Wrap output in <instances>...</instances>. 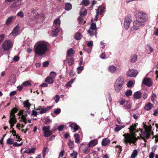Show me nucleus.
I'll use <instances>...</instances> for the list:
<instances>
[{
  "instance_id": "obj_1",
  "label": "nucleus",
  "mask_w": 158,
  "mask_h": 158,
  "mask_svg": "<svg viewBox=\"0 0 158 158\" xmlns=\"http://www.w3.org/2000/svg\"><path fill=\"white\" fill-rule=\"evenodd\" d=\"M48 50L47 44L41 42L37 44L34 49V52L36 55H42L45 54Z\"/></svg>"
},
{
  "instance_id": "obj_2",
  "label": "nucleus",
  "mask_w": 158,
  "mask_h": 158,
  "mask_svg": "<svg viewBox=\"0 0 158 158\" xmlns=\"http://www.w3.org/2000/svg\"><path fill=\"white\" fill-rule=\"evenodd\" d=\"M124 79L123 76H120L115 81L114 88V90L117 93H119L122 90V88L123 86Z\"/></svg>"
},
{
  "instance_id": "obj_3",
  "label": "nucleus",
  "mask_w": 158,
  "mask_h": 158,
  "mask_svg": "<svg viewBox=\"0 0 158 158\" xmlns=\"http://www.w3.org/2000/svg\"><path fill=\"white\" fill-rule=\"evenodd\" d=\"M123 136H124V142L126 144L128 143L130 144L131 143L135 144L138 140V138L134 135H130L129 133L124 134Z\"/></svg>"
},
{
  "instance_id": "obj_4",
  "label": "nucleus",
  "mask_w": 158,
  "mask_h": 158,
  "mask_svg": "<svg viewBox=\"0 0 158 158\" xmlns=\"http://www.w3.org/2000/svg\"><path fill=\"white\" fill-rule=\"evenodd\" d=\"M136 19H138L144 23L148 20V15L145 13H143L142 12L140 11L136 14Z\"/></svg>"
},
{
  "instance_id": "obj_5",
  "label": "nucleus",
  "mask_w": 158,
  "mask_h": 158,
  "mask_svg": "<svg viewBox=\"0 0 158 158\" xmlns=\"http://www.w3.org/2000/svg\"><path fill=\"white\" fill-rule=\"evenodd\" d=\"M51 126L50 125L47 126H44L42 127V130L44 132V136L45 137H48L50 136L52 134V131L50 130Z\"/></svg>"
},
{
  "instance_id": "obj_6",
  "label": "nucleus",
  "mask_w": 158,
  "mask_h": 158,
  "mask_svg": "<svg viewBox=\"0 0 158 158\" xmlns=\"http://www.w3.org/2000/svg\"><path fill=\"white\" fill-rule=\"evenodd\" d=\"M140 130V132L141 134L140 135V138L143 140L144 141L146 142L147 139L150 138V133L146 131H143L142 129H139Z\"/></svg>"
},
{
  "instance_id": "obj_7",
  "label": "nucleus",
  "mask_w": 158,
  "mask_h": 158,
  "mask_svg": "<svg viewBox=\"0 0 158 158\" xmlns=\"http://www.w3.org/2000/svg\"><path fill=\"white\" fill-rule=\"evenodd\" d=\"M9 2H12V4L10 5V7L11 8H16L21 5V0H6Z\"/></svg>"
},
{
  "instance_id": "obj_8",
  "label": "nucleus",
  "mask_w": 158,
  "mask_h": 158,
  "mask_svg": "<svg viewBox=\"0 0 158 158\" xmlns=\"http://www.w3.org/2000/svg\"><path fill=\"white\" fill-rule=\"evenodd\" d=\"M12 41L10 40L5 41L3 43L2 46L5 51H8L12 47Z\"/></svg>"
},
{
  "instance_id": "obj_9",
  "label": "nucleus",
  "mask_w": 158,
  "mask_h": 158,
  "mask_svg": "<svg viewBox=\"0 0 158 158\" xmlns=\"http://www.w3.org/2000/svg\"><path fill=\"white\" fill-rule=\"evenodd\" d=\"M138 72L136 70L131 69L129 70L127 73V75L130 77H135L138 74Z\"/></svg>"
},
{
  "instance_id": "obj_10",
  "label": "nucleus",
  "mask_w": 158,
  "mask_h": 158,
  "mask_svg": "<svg viewBox=\"0 0 158 158\" xmlns=\"http://www.w3.org/2000/svg\"><path fill=\"white\" fill-rule=\"evenodd\" d=\"M142 84H144L148 87H150L152 85L151 79L149 78H144L143 80Z\"/></svg>"
},
{
  "instance_id": "obj_11",
  "label": "nucleus",
  "mask_w": 158,
  "mask_h": 158,
  "mask_svg": "<svg viewBox=\"0 0 158 158\" xmlns=\"http://www.w3.org/2000/svg\"><path fill=\"white\" fill-rule=\"evenodd\" d=\"M133 24L134 27L138 28V29L139 27H143L145 25L144 23L141 22V21L137 19L133 22Z\"/></svg>"
},
{
  "instance_id": "obj_12",
  "label": "nucleus",
  "mask_w": 158,
  "mask_h": 158,
  "mask_svg": "<svg viewBox=\"0 0 158 158\" xmlns=\"http://www.w3.org/2000/svg\"><path fill=\"white\" fill-rule=\"evenodd\" d=\"M19 27L18 26L15 27L11 33L9 35H12L14 36H16L18 35V32L19 31Z\"/></svg>"
},
{
  "instance_id": "obj_13",
  "label": "nucleus",
  "mask_w": 158,
  "mask_h": 158,
  "mask_svg": "<svg viewBox=\"0 0 158 158\" xmlns=\"http://www.w3.org/2000/svg\"><path fill=\"white\" fill-rule=\"evenodd\" d=\"M110 143V140L107 138H104L102 142V144L104 146L108 145Z\"/></svg>"
},
{
  "instance_id": "obj_14",
  "label": "nucleus",
  "mask_w": 158,
  "mask_h": 158,
  "mask_svg": "<svg viewBox=\"0 0 158 158\" xmlns=\"http://www.w3.org/2000/svg\"><path fill=\"white\" fill-rule=\"evenodd\" d=\"M75 52L73 48H70L67 50V55L69 57H72L75 54Z\"/></svg>"
},
{
  "instance_id": "obj_15",
  "label": "nucleus",
  "mask_w": 158,
  "mask_h": 158,
  "mask_svg": "<svg viewBox=\"0 0 158 158\" xmlns=\"http://www.w3.org/2000/svg\"><path fill=\"white\" fill-rule=\"evenodd\" d=\"M142 93L139 91H137L134 93L133 94L134 98L136 99H140L142 97Z\"/></svg>"
},
{
  "instance_id": "obj_16",
  "label": "nucleus",
  "mask_w": 158,
  "mask_h": 158,
  "mask_svg": "<svg viewBox=\"0 0 158 158\" xmlns=\"http://www.w3.org/2000/svg\"><path fill=\"white\" fill-rule=\"evenodd\" d=\"M138 125V123H136L131 125L129 128V130L131 133H132V135H134V132L136 130V126Z\"/></svg>"
},
{
  "instance_id": "obj_17",
  "label": "nucleus",
  "mask_w": 158,
  "mask_h": 158,
  "mask_svg": "<svg viewBox=\"0 0 158 158\" xmlns=\"http://www.w3.org/2000/svg\"><path fill=\"white\" fill-rule=\"evenodd\" d=\"M153 107V105L150 102H148L146 104L144 107V109L147 111L150 110Z\"/></svg>"
},
{
  "instance_id": "obj_18",
  "label": "nucleus",
  "mask_w": 158,
  "mask_h": 158,
  "mask_svg": "<svg viewBox=\"0 0 158 158\" xmlns=\"http://www.w3.org/2000/svg\"><path fill=\"white\" fill-rule=\"evenodd\" d=\"M98 140L96 139H95L93 140L90 141L88 144V145L90 147H93L95 146L96 144H97Z\"/></svg>"
},
{
  "instance_id": "obj_19",
  "label": "nucleus",
  "mask_w": 158,
  "mask_h": 158,
  "mask_svg": "<svg viewBox=\"0 0 158 158\" xmlns=\"http://www.w3.org/2000/svg\"><path fill=\"white\" fill-rule=\"evenodd\" d=\"M45 81L49 84H52L54 83V79L49 76L47 77L45 80Z\"/></svg>"
},
{
  "instance_id": "obj_20",
  "label": "nucleus",
  "mask_w": 158,
  "mask_h": 158,
  "mask_svg": "<svg viewBox=\"0 0 158 158\" xmlns=\"http://www.w3.org/2000/svg\"><path fill=\"white\" fill-rule=\"evenodd\" d=\"M15 16H11L8 18L6 21V23L7 25L10 24L13 19H15Z\"/></svg>"
},
{
  "instance_id": "obj_21",
  "label": "nucleus",
  "mask_w": 158,
  "mask_h": 158,
  "mask_svg": "<svg viewBox=\"0 0 158 158\" xmlns=\"http://www.w3.org/2000/svg\"><path fill=\"white\" fill-rule=\"evenodd\" d=\"M72 8V5L69 2L65 3L64 9L66 10L69 11Z\"/></svg>"
},
{
  "instance_id": "obj_22",
  "label": "nucleus",
  "mask_w": 158,
  "mask_h": 158,
  "mask_svg": "<svg viewBox=\"0 0 158 158\" xmlns=\"http://www.w3.org/2000/svg\"><path fill=\"white\" fill-rule=\"evenodd\" d=\"M74 137L75 143H80V136L78 134H75Z\"/></svg>"
},
{
  "instance_id": "obj_23",
  "label": "nucleus",
  "mask_w": 158,
  "mask_h": 158,
  "mask_svg": "<svg viewBox=\"0 0 158 158\" xmlns=\"http://www.w3.org/2000/svg\"><path fill=\"white\" fill-rule=\"evenodd\" d=\"M125 127L124 125H116V127L114 128V130L115 132H118L121 130L122 128Z\"/></svg>"
},
{
  "instance_id": "obj_24",
  "label": "nucleus",
  "mask_w": 158,
  "mask_h": 158,
  "mask_svg": "<svg viewBox=\"0 0 158 158\" xmlns=\"http://www.w3.org/2000/svg\"><path fill=\"white\" fill-rule=\"evenodd\" d=\"M108 70L111 73H114L116 70V67L114 65H110L108 68Z\"/></svg>"
},
{
  "instance_id": "obj_25",
  "label": "nucleus",
  "mask_w": 158,
  "mask_h": 158,
  "mask_svg": "<svg viewBox=\"0 0 158 158\" xmlns=\"http://www.w3.org/2000/svg\"><path fill=\"white\" fill-rule=\"evenodd\" d=\"M23 105L24 107L27 108L28 110H30V108L31 104L28 101H24Z\"/></svg>"
},
{
  "instance_id": "obj_26",
  "label": "nucleus",
  "mask_w": 158,
  "mask_h": 158,
  "mask_svg": "<svg viewBox=\"0 0 158 158\" xmlns=\"http://www.w3.org/2000/svg\"><path fill=\"white\" fill-rule=\"evenodd\" d=\"M18 110V109L16 107H14L10 111V117L12 116H15V114Z\"/></svg>"
},
{
  "instance_id": "obj_27",
  "label": "nucleus",
  "mask_w": 158,
  "mask_h": 158,
  "mask_svg": "<svg viewBox=\"0 0 158 158\" xmlns=\"http://www.w3.org/2000/svg\"><path fill=\"white\" fill-rule=\"evenodd\" d=\"M89 4L90 2L89 0H82L80 5H83L85 6H87L89 5Z\"/></svg>"
},
{
  "instance_id": "obj_28",
  "label": "nucleus",
  "mask_w": 158,
  "mask_h": 158,
  "mask_svg": "<svg viewBox=\"0 0 158 158\" xmlns=\"http://www.w3.org/2000/svg\"><path fill=\"white\" fill-rule=\"evenodd\" d=\"M17 121L15 116H12L10 117L9 120V123H15Z\"/></svg>"
},
{
  "instance_id": "obj_29",
  "label": "nucleus",
  "mask_w": 158,
  "mask_h": 158,
  "mask_svg": "<svg viewBox=\"0 0 158 158\" xmlns=\"http://www.w3.org/2000/svg\"><path fill=\"white\" fill-rule=\"evenodd\" d=\"M105 9V7L103 6H99L98 9L97 10H98V12L100 14L102 15L103 12L104 10Z\"/></svg>"
},
{
  "instance_id": "obj_30",
  "label": "nucleus",
  "mask_w": 158,
  "mask_h": 158,
  "mask_svg": "<svg viewBox=\"0 0 158 158\" xmlns=\"http://www.w3.org/2000/svg\"><path fill=\"white\" fill-rule=\"evenodd\" d=\"M88 33L90 34L91 36H92L94 35H96L97 32H95V30H92L89 29L88 31Z\"/></svg>"
},
{
  "instance_id": "obj_31",
  "label": "nucleus",
  "mask_w": 158,
  "mask_h": 158,
  "mask_svg": "<svg viewBox=\"0 0 158 158\" xmlns=\"http://www.w3.org/2000/svg\"><path fill=\"white\" fill-rule=\"evenodd\" d=\"M124 21L131 23L132 21L131 16L130 14L127 15L125 17Z\"/></svg>"
},
{
  "instance_id": "obj_32",
  "label": "nucleus",
  "mask_w": 158,
  "mask_h": 158,
  "mask_svg": "<svg viewBox=\"0 0 158 158\" xmlns=\"http://www.w3.org/2000/svg\"><path fill=\"white\" fill-rule=\"evenodd\" d=\"M90 147L88 145L84 149L83 152L85 154H88L90 152Z\"/></svg>"
},
{
  "instance_id": "obj_33",
  "label": "nucleus",
  "mask_w": 158,
  "mask_h": 158,
  "mask_svg": "<svg viewBox=\"0 0 158 158\" xmlns=\"http://www.w3.org/2000/svg\"><path fill=\"white\" fill-rule=\"evenodd\" d=\"M75 38L77 40H80L81 38V33L77 32L75 35Z\"/></svg>"
},
{
  "instance_id": "obj_34",
  "label": "nucleus",
  "mask_w": 158,
  "mask_h": 158,
  "mask_svg": "<svg viewBox=\"0 0 158 158\" xmlns=\"http://www.w3.org/2000/svg\"><path fill=\"white\" fill-rule=\"evenodd\" d=\"M89 29L95 30V32H97V28L96 27V24L94 23H92L91 25L90 28Z\"/></svg>"
},
{
  "instance_id": "obj_35",
  "label": "nucleus",
  "mask_w": 158,
  "mask_h": 158,
  "mask_svg": "<svg viewBox=\"0 0 158 158\" xmlns=\"http://www.w3.org/2000/svg\"><path fill=\"white\" fill-rule=\"evenodd\" d=\"M68 60V63L70 65H72L74 63V59L73 57H71L70 58H67Z\"/></svg>"
},
{
  "instance_id": "obj_36",
  "label": "nucleus",
  "mask_w": 158,
  "mask_h": 158,
  "mask_svg": "<svg viewBox=\"0 0 158 158\" xmlns=\"http://www.w3.org/2000/svg\"><path fill=\"white\" fill-rule=\"evenodd\" d=\"M131 104L130 102L128 101H126V102L124 105L125 108L126 109H129L131 108Z\"/></svg>"
},
{
  "instance_id": "obj_37",
  "label": "nucleus",
  "mask_w": 158,
  "mask_h": 158,
  "mask_svg": "<svg viewBox=\"0 0 158 158\" xmlns=\"http://www.w3.org/2000/svg\"><path fill=\"white\" fill-rule=\"evenodd\" d=\"M138 151L136 149L134 150L131 156V158H135L137 155Z\"/></svg>"
},
{
  "instance_id": "obj_38",
  "label": "nucleus",
  "mask_w": 158,
  "mask_h": 158,
  "mask_svg": "<svg viewBox=\"0 0 158 158\" xmlns=\"http://www.w3.org/2000/svg\"><path fill=\"white\" fill-rule=\"evenodd\" d=\"M68 145L70 149L71 150L73 149L74 146V141H72L71 140L69 141Z\"/></svg>"
},
{
  "instance_id": "obj_39",
  "label": "nucleus",
  "mask_w": 158,
  "mask_h": 158,
  "mask_svg": "<svg viewBox=\"0 0 158 158\" xmlns=\"http://www.w3.org/2000/svg\"><path fill=\"white\" fill-rule=\"evenodd\" d=\"M137 56L136 55H134L131 58V61L132 62H135L137 60Z\"/></svg>"
},
{
  "instance_id": "obj_40",
  "label": "nucleus",
  "mask_w": 158,
  "mask_h": 158,
  "mask_svg": "<svg viewBox=\"0 0 158 158\" xmlns=\"http://www.w3.org/2000/svg\"><path fill=\"white\" fill-rule=\"evenodd\" d=\"M54 23L56 26H59L60 25V19L59 18L56 19L54 20Z\"/></svg>"
},
{
  "instance_id": "obj_41",
  "label": "nucleus",
  "mask_w": 158,
  "mask_h": 158,
  "mask_svg": "<svg viewBox=\"0 0 158 158\" xmlns=\"http://www.w3.org/2000/svg\"><path fill=\"white\" fill-rule=\"evenodd\" d=\"M131 23L127 21H124V26L125 28L127 29L129 27V25Z\"/></svg>"
},
{
  "instance_id": "obj_42",
  "label": "nucleus",
  "mask_w": 158,
  "mask_h": 158,
  "mask_svg": "<svg viewBox=\"0 0 158 158\" xmlns=\"http://www.w3.org/2000/svg\"><path fill=\"white\" fill-rule=\"evenodd\" d=\"M59 31L58 28H56L54 29L52 33L53 36H55L57 35Z\"/></svg>"
},
{
  "instance_id": "obj_43",
  "label": "nucleus",
  "mask_w": 158,
  "mask_h": 158,
  "mask_svg": "<svg viewBox=\"0 0 158 158\" xmlns=\"http://www.w3.org/2000/svg\"><path fill=\"white\" fill-rule=\"evenodd\" d=\"M14 143V140L10 138L7 139L6 140V143L8 144L11 145L13 144Z\"/></svg>"
},
{
  "instance_id": "obj_44",
  "label": "nucleus",
  "mask_w": 158,
  "mask_h": 158,
  "mask_svg": "<svg viewBox=\"0 0 158 158\" xmlns=\"http://www.w3.org/2000/svg\"><path fill=\"white\" fill-rule=\"evenodd\" d=\"M56 75V73L54 72H51L50 74V77H51L53 79L55 78Z\"/></svg>"
},
{
  "instance_id": "obj_45",
  "label": "nucleus",
  "mask_w": 158,
  "mask_h": 158,
  "mask_svg": "<svg viewBox=\"0 0 158 158\" xmlns=\"http://www.w3.org/2000/svg\"><path fill=\"white\" fill-rule=\"evenodd\" d=\"M52 122V121L49 118H47L46 119L44 122L45 124L48 125L50 123Z\"/></svg>"
},
{
  "instance_id": "obj_46",
  "label": "nucleus",
  "mask_w": 158,
  "mask_h": 158,
  "mask_svg": "<svg viewBox=\"0 0 158 158\" xmlns=\"http://www.w3.org/2000/svg\"><path fill=\"white\" fill-rule=\"evenodd\" d=\"M132 91L131 90L129 89L126 91L125 93V94L127 97H128L132 94Z\"/></svg>"
},
{
  "instance_id": "obj_47",
  "label": "nucleus",
  "mask_w": 158,
  "mask_h": 158,
  "mask_svg": "<svg viewBox=\"0 0 158 158\" xmlns=\"http://www.w3.org/2000/svg\"><path fill=\"white\" fill-rule=\"evenodd\" d=\"M80 128V127L77 124H74L73 128V132H76Z\"/></svg>"
},
{
  "instance_id": "obj_48",
  "label": "nucleus",
  "mask_w": 158,
  "mask_h": 158,
  "mask_svg": "<svg viewBox=\"0 0 158 158\" xmlns=\"http://www.w3.org/2000/svg\"><path fill=\"white\" fill-rule=\"evenodd\" d=\"M23 84V85L24 86H31V84L30 83L29 81H27L24 82Z\"/></svg>"
},
{
  "instance_id": "obj_49",
  "label": "nucleus",
  "mask_w": 158,
  "mask_h": 158,
  "mask_svg": "<svg viewBox=\"0 0 158 158\" xmlns=\"http://www.w3.org/2000/svg\"><path fill=\"white\" fill-rule=\"evenodd\" d=\"M116 148H118V153L119 155L121 153V152L122 151V147L119 145H117L116 146Z\"/></svg>"
},
{
  "instance_id": "obj_50",
  "label": "nucleus",
  "mask_w": 158,
  "mask_h": 158,
  "mask_svg": "<svg viewBox=\"0 0 158 158\" xmlns=\"http://www.w3.org/2000/svg\"><path fill=\"white\" fill-rule=\"evenodd\" d=\"M83 68H84L83 66H80V67H78L77 68V69L78 71V72H77L78 73L80 74V73H81V72L83 70Z\"/></svg>"
},
{
  "instance_id": "obj_51",
  "label": "nucleus",
  "mask_w": 158,
  "mask_h": 158,
  "mask_svg": "<svg viewBox=\"0 0 158 158\" xmlns=\"http://www.w3.org/2000/svg\"><path fill=\"white\" fill-rule=\"evenodd\" d=\"M17 15L21 18H23L24 17L23 12L22 11H19L17 14Z\"/></svg>"
},
{
  "instance_id": "obj_52",
  "label": "nucleus",
  "mask_w": 158,
  "mask_h": 158,
  "mask_svg": "<svg viewBox=\"0 0 158 158\" xmlns=\"http://www.w3.org/2000/svg\"><path fill=\"white\" fill-rule=\"evenodd\" d=\"M23 144V143L22 142L20 143L19 144L17 142H15L13 143V145L14 147H19L21 146Z\"/></svg>"
},
{
  "instance_id": "obj_53",
  "label": "nucleus",
  "mask_w": 158,
  "mask_h": 158,
  "mask_svg": "<svg viewBox=\"0 0 158 158\" xmlns=\"http://www.w3.org/2000/svg\"><path fill=\"white\" fill-rule=\"evenodd\" d=\"M48 149V148L47 147H45L44 149H43L42 152H43V156L44 157L45 156L46 152H47V151Z\"/></svg>"
},
{
  "instance_id": "obj_54",
  "label": "nucleus",
  "mask_w": 158,
  "mask_h": 158,
  "mask_svg": "<svg viewBox=\"0 0 158 158\" xmlns=\"http://www.w3.org/2000/svg\"><path fill=\"white\" fill-rule=\"evenodd\" d=\"M5 38V35L3 34H2L0 35V44L3 40Z\"/></svg>"
},
{
  "instance_id": "obj_55",
  "label": "nucleus",
  "mask_w": 158,
  "mask_h": 158,
  "mask_svg": "<svg viewBox=\"0 0 158 158\" xmlns=\"http://www.w3.org/2000/svg\"><path fill=\"white\" fill-rule=\"evenodd\" d=\"M133 84V81H130L127 83V86L128 87H130Z\"/></svg>"
},
{
  "instance_id": "obj_56",
  "label": "nucleus",
  "mask_w": 158,
  "mask_h": 158,
  "mask_svg": "<svg viewBox=\"0 0 158 158\" xmlns=\"http://www.w3.org/2000/svg\"><path fill=\"white\" fill-rule=\"evenodd\" d=\"M61 112V109L60 108L55 109L54 111V113L55 114H58L60 113Z\"/></svg>"
},
{
  "instance_id": "obj_57",
  "label": "nucleus",
  "mask_w": 158,
  "mask_h": 158,
  "mask_svg": "<svg viewBox=\"0 0 158 158\" xmlns=\"http://www.w3.org/2000/svg\"><path fill=\"white\" fill-rule=\"evenodd\" d=\"M100 58L101 59H106V55L105 52L102 53L100 56Z\"/></svg>"
},
{
  "instance_id": "obj_58",
  "label": "nucleus",
  "mask_w": 158,
  "mask_h": 158,
  "mask_svg": "<svg viewBox=\"0 0 158 158\" xmlns=\"http://www.w3.org/2000/svg\"><path fill=\"white\" fill-rule=\"evenodd\" d=\"M49 64V62L48 61H47L44 62L43 64V66L44 67H46L48 66Z\"/></svg>"
},
{
  "instance_id": "obj_59",
  "label": "nucleus",
  "mask_w": 158,
  "mask_h": 158,
  "mask_svg": "<svg viewBox=\"0 0 158 158\" xmlns=\"http://www.w3.org/2000/svg\"><path fill=\"white\" fill-rule=\"evenodd\" d=\"M75 74V73H74L73 70L72 69L70 71L69 73V75L70 76H73Z\"/></svg>"
},
{
  "instance_id": "obj_60",
  "label": "nucleus",
  "mask_w": 158,
  "mask_h": 158,
  "mask_svg": "<svg viewBox=\"0 0 158 158\" xmlns=\"http://www.w3.org/2000/svg\"><path fill=\"white\" fill-rule=\"evenodd\" d=\"M35 150L36 148H31L29 149L30 154L31 153H34Z\"/></svg>"
},
{
  "instance_id": "obj_61",
  "label": "nucleus",
  "mask_w": 158,
  "mask_h": 158,
  "mask_svg": "<svg viewBox=\"0 0 158 158\" xmlns=\"http://www.w3.org/2000/svg\"><path fill=\"white\" fill-rule=\"evenodd\" d=\"M87 14V10L86 9H85L84 10L83 12L81 14V15L83 16H85Z\"/></svg>"
},
{
  "instance_id": "obj_62",
  "label": "nucleus",
  "mask_w": 158,
  "mask_h": 158,
  "mask_svg": "<svg viewBox=\"0 0 158 158\" xmlns=\"http://www.w3.org/2000/svg\"><path fill=\"white\" fill-rule=\"evenodd\" d=\"M152 130V127L150 126H148V127L144 130V131H146L150 133V132H151V131Z\"/></svg>"
},
{
  "instance_id": "obj_63",
  "label": "nucleus",
  "mask_w": 158,
  "mask_h": 158,
  "mask_svg": "<svg viewBox=\"0 0 158 158\" xmlns=\"http://www.w3.org/2000/svg\"><path fill=\"white\" fill-rule=\"evenodd\" d=\"M27 116V114H24L23 115H22L21 119L22 120L25 121L26 119V117Z\"/></svg>"
},
{
  "instance_id": "obj_64",
  "label": "nucleus",
  "mask_w": 158,
  "mask_h": 158,
  "mask_svg": "<svg viewBox=\"0 0 158 158\" xmlns=\"http://www.w3.org/2000/svg\"><path fill=\"white\" fill-rule=\"evenodd\" d=\"M87 46L89 47H91L93 45V42L92 41H90L87 44Z\"/></svg>"
}]
</instances>
